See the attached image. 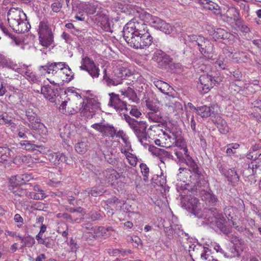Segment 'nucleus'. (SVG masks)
<instances>
[{"label": "nucleus", "instance_id": "f257e3e1", "mask_svg": "<svg viewBox=\"0 0 261 261\" xmlns=\"http://www.w3.org/2000/svg\"><path fill=\"white\" fill-rule=\"evenodd\" d=\"M123 36L132 47L144 49L149 46L153 37L149 33L147 27L142 21H130L123 28Z\"/></svg>", "mask_w": 261, "mask_h": 261}, {"label": "nucleus", "instance_id": "f03ea898", "mask_svg": "<svg viewBox=\"0 0 261 261\" xmlns=\"http://www.w3.org/2000/svg\"><path fill=\"white\" fill-rule=\"evenodd\" d=\"M38 70L41 75H50L58 82H69L73 77L71 69L64 62H48L44 66H39Z\"/></svg>", "mask_w": 261, "mask_h": 261}, {"label": "nucleus", "instance_id": "7ed1b4c3", "mask_svg": "<svg viewBox=\"0 0 261 261\" xmlns=\"http://www.w3.org/2000/svg\"><path fill=\"white\" fill-rule=\"evenodd\" d=\"M123 117L141 144L145 147L148 146L150 141L146 132L148 126L146 122L143 121H138L127 114H124Z\"/></svg>", "mask_w": 261, "mask_h": 261}, {"label": "nucleus", "instance_id": "20e7f679", "mask_svg": "<svg viewBox=\"0 0 261 261\" xmlns=\"http://www.w3.org/2000/svg\"><path fill=\"white\" fill-rule=\"evenodd\" d=\"M8 21L10 27L16 33H23L29 30L27 23L24 21L26 15L18 8H11L8 12Z\"/></svg>", "mask_w": 261, "mask_h": 261}, {"label": "nucleus", "instance_id": "39448f33", "mask_svg": "<svg viewBox=\"0 0 261 261\" xmlns=\"http://www.w3.org/2000/svg\"><path fill=\"white\" fill-rule=\"evenodd\" d=\"M74 102H76L75 108H73V110L80 111L86 117H92L96 111L100 108V104L96 99L90 98L85 102L80 95L77 94L74 95L73 103Z\"/></svg>", "mask_w": 261, "mask_h": 261}, {"label": "nucleus", "instance_id": "423d86ee", "mask_svg": "<svg viewBox=\"0 0 261 261\" xmlns=\"http://www.w3.org/2000/svg\"><path fill=\"white\" fill-rule=\"evenodd\" d=\"M38 33L40 44L45 47H48L54 42V35L48 22L42 20L40 22Z\"/></svg>", "mask_w": 261, "mask_h": 261}, {"label": "nucleus", "instance_id": "0eeeda50", "mask_svg": "<svg viewBox=\"0 0 261 261\" xmlns=\"http://www.w3.org/2000/svg\"><path fill=\"white\" fill-rule=\"evenodd\" d=\"M187 165L191 168V170H189L186 168H180L179 169V172L177 174L178 178L180 180H183L184 182L185 181L182 177V175L186 176L189 174V172L192 171L193 172L192 175H190V178L192 182H193L195 185H199V181L196 179L195 181L194 179L195 177H198V179L201 178V173L199 170L197 165L192 159V158L189 155L188 156L187 158L185 160Z\"/></svg>", "mask_w": 261, "mask_h": 261}, {"label": "nucleus", "instance_id": "6e6552de", "mask_svg": "<svg viewBox=\"0 0 261 261\" xmlns=\"http://www.w3.org/2000/svg\"><path fill=\"white\" fill-rule=\"evenodd\" d=\"M198 88L201 94L207 93L216 84L222 81L221 77H213L208 74H202L199 79Z\"/></svg>", "mask_w": 261, "mask_h": 261}, {"label": "nucleus", "instance_id": "1a4fd4ad", "mask_svg": "<svg viewBox=\"0 0 261 261\" xmlns=\"http://www.w3.org/2000/svg\"><path fill=\"white\" fill-rule=\"evenodd\" d=\"M188 38L191 42L198 45L199 51L205 57L210 58L213 45L208 40L203 36L195 35L189 36Z\"/></svg>", "mask_w": 261, "mask_h": 261}, {"label": "nucleus", "instance_id": "9d476101", "mask_svg": "<svg viewBox=\"0 0 261 261\" xmlns=\"http://www.w3.org/2000/svg\"><path fill=\"white\" fill-rule=\"evenodd\" d=\"M165 105L167 111L176 115L182 111V106L177 98L168 95L165 98Z\"/></svg>", "mask_w": 261, "mask_h": 261}, {"label": "nucleus", "instance_id": "9b49d317", "mask_svg": "<svg viewBox=\"0 0 261 261\" xmlns=\"http://www.w3.org/2000/svg\"><path fill=\"white\" fill-rule=\"evenodd\" d=\"M149 23L153 27L160 30L166 34H170L172 32V27L169 23L157 17L151 16Z\"/></svg>", "mask_w": 261, "mask_h": 261}, {"label": "nucleus", "instance_id": "f8f14e48", "mask_svg": "<svg viewBox=\"0 0 261 261\" xmlns=\"http://www.w3.org/2000/svg\"><path fill=\"white\" fill-rule=\"evenodd\" d=\"M197 114L202 118H216L219 113V107L217 105H213L211 107L203 106L197 107Z\"/></svg>", "mask_w": 261, "mask_h": 261}, {"label": "nucleus", "instance_id": "ddd939ff", "mask_svg": "<svg viewBox=\"0 0 261 261\" xmlns=\"http://www.w3.org/2000/svg\"><path fill=\"white\" fill-rule=\"evenodd\" d=\"M91 127L98 131L103 136L113 137L116 133L114 127L108 123L103 122L94 123L91 125Z\"/></svg>", "mask_w": 261, "mask_h": 261}, {"label": "nucleus", "instance_id": "4468645a", "mask_svg": "<svg viewBox=\"0 0 261 261\" xmlns=\"http://www.w3.org/2000/svg\"><path fill=\"white\" fill-rule=\"evenodd\" d=\"M220 17L224 21L228 22H237L240 18V11L234 7H230L226 12L223 14H222V15H220Z\"/></svg>", "mask_w": 261, "mask_h": 261}, {"label": "nucleus", "instance_id": "2eb2a0df", "mask_svg": "<svg viewBox=\"0 0 261 261\" xmlns=\"http://www.w3.org/2000/svg\"><path fill=\"white\" fill-rule=\"evenodd\" d=\"M99 227L97 226H92L91 224H85L83 228L86 230L84 232L85 238L87 240H96L99 238Z\"/></svg>", "mask_w": 261, "mask_h": 261}, {"label": "nucleus", "instance_id": "dca6fc26", "mask_svg": "<svg viewBox=\"0 0 261 261\" xmlns=\"http://www.w3.org/2000/svg\"><path fill=\"white\" fill-rule=\"evenodd\" d=\"M199 3L206 10H210L217 16L222 15L220 7L216 3L209 0H199Z\"/></svg>", "mask_w": 261, "mask_h": 261}, {"label": "nucleus", "instance_id": "f3484780", "mask_svg": "<svg viewBox=\"0 0 261 261\" xmlns=\"http://www.w3.org/2000/svg\"><path fill=\"white\" fill-rule=\"evenodd\" d=\"M110 101L109 105L114 107L117 110H127L126 102L121 100L119 95L115 94L114 93H109Z\"/></svg>", "mask_w": 261, "mask_h": 261}, {"label": "nucleus", "instance_id": "a211bd4d", "mask_svg": "<svg viewBox=\"0 0 261 261\" xmlns=\"http://www.w3.org/2000/svg\"><path fill=\"white\" fill-rule=\"evenodd\" d=\"M106 182L113 185L120 177L119 174L114 169H108L103 172Z\"/></svg>", "mask_w": 261, "mask_h": 261}, {"label": "nucleus", "instance_id": "6ab92c4d", "mask_svg": "<svg viewBox=\"0 0 261 261\" xmlns=\"http://www.w3.org/2000/svg\"><path fill=\"white\" fill-rule=\"evenodd\" d=\"M41 93L46 99L53 102L57 94V90L54 89L49 85H45L41 87Z\"/></svg>", "mask_w": 261, "mask_h": 261}, {"label": "nucleus", "instance_id": "aec40b11", "mask_svg": "<svg viewBox=\"0 0 261 261\" xmlns=\"http://www.w3.org/2000/svg\"><path fill=\"white\" fill-rule=\"evenodd\" d=\"M29 127L32 130L35 131V133L40 136H45L47 133V129L45 126L42 123L40 122V119L39 122H32L28 124Z\"/></svg>", "mask_w": 261, "mask_h": 261}, {"label": "nucleus", "instance_id": "412c9836", "mask_svg": "<svg viewBox=\"0 0 261 261\" xmlns=\"http://www.w3.org/2000/svg\"><path fill=\"white\" fill-rule=\"evenodd\" d=\"M177 221V218L175 217H172V222L170 224V228L169 229V232L168 230H166L168 236H172L173 231L178 235H180V233H183L182 230L181 229V226L176 223ZM166 229L168 230V228H167Z\"/></svg>", "mask_w": 261, "mask_h": 261}, {"label": "nucleus", "instance_id": "4be33fe9", "mask_svg": "<svg viewBox=\"0 0 261 261\" xmlns=\"http://www.w3.org/2000/svg\"><path fill=\"white\" fill-rule=\"evenodd\" d=\"M210 60L212 61H216L214 62L216 67H219L221 69H227L228 66L227 65V59L224 57V56H219L218 58L216 57H214L213 54L210 55V58H208Z\"/></svg>", "mask_w": 261, "mask_h": 261}, {"label": "nucleus", "instance_id": "5701e85b", "mask_svg": "<svg viewBox=\"0 0 261 261\" xmlns=\"http://www.w3.org/2000/svg\"><path fill=\"white\" fill-rule=\"evenodd\" d=\"M187 207L191 212L195 215L199 209L200 203L199 200L196 197H191L187 203Z\"/></svg>", "mask_w": 261, "mask_h": 261}, {"label": "nucleus", "instance_id": "b1692460", "mask_svg": "<svg viewBox=\"0 0 261 261\" xmlns=\"http://www.w3.org/2000/svg\"><path fill=\"white\" fill-rule=\"evenodd\" d=\"M48 159L54 165L59 164L60 162L67 161L65 155L60 152L49 154L48 155Z\"/></svg>", "mask_w": 261, "mask_h": 261}, {"label": "nucleus", "instance_id": "393cba45", "mask_svg": "<svg viewBox=\"0 0 261 261\" xmlns=\"http://www.w3.org/2000/svg\"><path fill=\"white\" fill-rule=\"evenodd\" d=\"M201 194L202 199L210 204H214L217 201L215 195L211 192L203 191Z\"/></svg>", "mask_w": 261, "mask_h": 261}, {"label": "nucleus", "instance_id": "a878e982", "mask_svg": "<svg viewBox=\"0 0 261 261\" xmlns=\"http://www.w3.org/2000/svg\"><path fill=\"white\" fill-rule=\"evenodd\" d=\"M153 84L163 93H167L170 88V86L167 83L158 79L153 81Z\"/></svg>", "mask_w": 261, "mask_h": 261}, {"label": "nucleus", "instance_id": "bb28decb", "mask_svg": "<svg viewBox=\"0 0 261 261\" xmlns=\"http://www.w3.org/2000/svg\"><path fill=\"white\" fill-rule=\"evenodd\" d=\"M200 247L204 248L206 249V254H208V249L207 247H202L201 245H198L196 246L194 244H192L191 245L189 246V251L190 253L191 254V255H195L197 256V257H200V258L201 259V254L202 252H203V250H200L199 248Z\"/></svg>", "mask_w": 261, "mask_h": 261}, {"label": "nucleus", "instance_id": "cd10ccee", "mask_svg": "<svg viewBox=\"0 0 261 261\" xmlns=\"http://www.w3.org/2000/svg\"><path fill=\"white\" fill-rule=\"evenodd\" d=\"M89 147V143L87 140L82 141L75 146V149L77 152L83 154L85 153Z\"/></svg>", "mask_w": 261, "mask_h": 261}, {"label": "nucleus", "instance_id": "c85d7f7f", "mask_svg": "<svg viewBox=\"0 0 261 261\" xmlns=\"http://www.w3.org/2000/svg\"><path fill=\"white\" fill-rule=\"evenodd\" d=\"M95 66H96V65L93 60L86 56L82 58L81 66L80 68L81 70H86Z\"/></svg>", "mask_w": 261, "mask_h": 261}, {"label": "nucleus", "instance_id": "c756f323", "mask_svg": "<svg viewBox=\"0 0 261 261\" xmlns=\"http://www.w3.org/2000/svg\"><path fill=\"white\" fill-rule=\"evenodd\" d=\"M24 77L29 81L34 83L40 82L39 77L37 76L36 74L33 72L29 68L25 70Z\"/></svg>", "mask_w": 261, "mask_h": 261}, {"label": "nucleus", "instance_id": "7c9ffc66", "mask_svg": "<svg viewBox=\"0 0 261 261\" xmlns=\"http://www.w3.org/2000/svg\"><path fill=\"white\" fill-rule=\"evenodd\" d=\"M124 81H122L121 79L119 78L118 76H115L114 74L112 76H110L107 78L106 81V84L108 86H116L124 83Z\"/></svg>", "mask_w": 261, "mask_h": 261}, {"label": "nucleus", "instance_id": "2f4dec72", "mask_svg": "<svg viewBox=\"0 0 261 261\" xmlns=\"http://www.w3.org/2000/svg\"><path fill=\"white\" fill-rule=\"evenodd\" d=\"M217 119H218L217 120V127L219 129V131L222 134H227L229 132V127L226 121L220 117L218 118V117H217Z\"/></svg>", "mask_w": 261, "mask_h": 261}, {"label": "nucleus", "instance_id": "473e14b6", "mask_svg": "<svg viewBox=\"0 0 261 261\" xmlns=\"http://www.w3.org/2000/svg\"><path fill=\"white\" fill-rule=\"evenodd\" d=\"M225 177L229 181L231 182L238 181L239 179V177L234 168L228 169V171H227Z\"/></svg>", "mask_w": 261, "mask_h": 261}, {"label": "nucleus", "instance_id": "72a5a7b5", "mask_svg": "<svg viewBox=\"0 0 261 261\" xmlns=\"http://www.w3.org/2000/svg\"><path fill=\"white\" fill-rule=\"evenodd\" d=\"M26 116L29 121V123L33 122H39V118L34 111L29 109L26 111Z\"/></svg>", "mask_w": 261, "mask_h": 261}, {"label": "nucleus", "instance_id": "f704fd0d", "mask_svg": "<svg viewBox=\"0 0 261 261\" xmlns=\"http://www.w3.org/2000/svg\"><path fill=\"white\" fill-rule=\"evenodd\" d=\"M114 73L115 76H118L119 78L121 79L122 81H124L123 78L127 74L126 69L118 65L116 67V68L114 69Z\"/></svg>", "mask_w": 261, "mask_h": 261}, {"label": "nucleus", "instance_id": "c9c22d12", "mask_svg": "<svg viewBox=\"0 0 261 261\" xmlns=\"http://www.w3.org/2000/svg\"><path fill=\"white\" fill-rule=\"evenodd\" d=\"M36 240L39 244L44 245L47 248H53L54 245V241L50 237H46L44 239L42 237L40 239H37Z\"/></svg>", "mask_w": 261, "mask_h": 261}, {"label": "nucleus", "instance_id": "e433bc0d", "mask_svg": "<svg viewBox=\"0 0 261 261\" xmlns=\"http://www.w3.org/2000/svg\"><path fill=\"white\" fill-rule=\"evenodd\" d=\"M12 191L16 197L28 196L27 190L21 187L13 188Z\"/></svg>", "mask_w": 261, "mask_h": 261}, {"label": "nucleus", "instance_id": "4c0bfd02", "mask_svg": "<svg viewBox=\"0 0 261 261\" xmlns=\"http://www.w3.org/2000/svg\"><path fill=\"white\" fill-rule=\"evenodd\" d=\"M99 237H103L105 238H108L112 234V232L114 231V229L112 227H108L105 228L102 226L99 227Z\"/></svg>", "mask_w": 261, "mask_h": 261}, {"label": "nucleus", "instance_id": "58836bf2", "mask_svg": "<svg viewBox=\"0 0 261 261\" xmlns=\"http://www.w3.org/2000/svg\"><path fill=\"white\" fill-rule=\"evenodd\" d=\"M10 155V151L7 147H0V162L7 161Z\"/></svg>", "mask_w": 261, "mask_h": 261}, {"label": "nucleus", "instance_id": "ea45409f", "mask_svg": "<svg viewBox=\"0 0 261 261\" xmlns=\"http://www.w3.org/2000/svg\"><path fill=\"white\" fill-rule=\"evenodd\" d=\"M161 59V61H159L158 63L162 68L165 67L171 62V58L169 56L166 55L165 53H164L163 55V58Z\"/></svg>", "mask_w": 261, "mask_h": 261}, {"label": "nucleus", "instance_id": "a19ab883", "mask_svg": "<svg viewBox=\"0 0 261 261\" xmlns=\"http://www.w3.org/2000/svg\"><path fill=\"white\" fill-rule=\"evenodd\" d=\"M199 249L202 251L203 250L201 254V261H218L217 259L213 258L210 254H206V249H204L201 247Z\"/></svg>", "mask_w": 261, "mask_h": 261}, {"label": "nucleus", "instance_id": "79ce46f5", "mask_svg": "<svg viewBox=\"0 0 261 261\" xmlns=\"http://www.w3.org/2000/svg\"><path fill=\"white\" fill-rule=\"evenodd\" d=\"M21 147L27 150H34L36 149L37 147L35 144L32 143L30 141L28 140L22 141L20 142Z\"/></svg>", "mask_w": 261, "mask_h": 261}, {"label": "nucleus", "instance_id": "37998d69", "mask_svg": "<svg viewBox=\"0 0 261 261\" xmlns=\"http://www.w3.org/2000/svg\"><path fill=\"white\" fill-rule=\"evenodd\" d=\"M27 197L35 200H42L44 199L46 196L44 193L30 192Z\"/></svg>", "mask_w": 261, "mask_h": 261}, {"label": "nucleus", "instance_id": "c03bdc74", "mask_svg": "<svg viewBox=\"0 0 261 261\" xmlns=\"http://www.w3.org/2000/svg\"><path fill=\"white\" fill-rule=\"evenodd\" d=\"M174 153L179 161H185L189 156L188 151L186 152L181 150L174 149Z\"/></svg>", "mask_w": 261, "mask_h": 261}, {"label": "nucleus", "instance_id": "a18cd8bd", "mask_svg": "<svg viewBox=\"0 0 261 261\" xmlns=\"http://www.w3.org/2000/svg\"><path fill=\"white\" fill-rule=\"evenodd\" d=\"M85 71H87L93 78H97L99 75L100 70L97 66L90 68Z\"/></svg>", "mask_w": 261, "mask_h": 261}, {"label": "nucleus", "instance_id": "49530a36", "mask_svg": "<svg viewBox=\"0 0 261 261\" xmlns=\"http://www.w3.org/2000/svg\"><path fill=\"white\" fill-rule=\"evenodd\" d=\"M140 167L141 169V172L144 176V180L145 181H147L149 171V168L147 166V165L145 164L144 163H141L140 165Z\"/></svg>", "mask_w": 261, "mask_h": 261}, {"label": "nucleus", "instance_id": "de8ad7c7", "mask_svg": "<svg viewBox=\"0 0 261 261\" xmlns=\"http://www.w3.org/2000/svg\"><path fill=\"white\" fill-rule=\"evenodd\" d=\"M86 192H87L89 195L91 194L92 196L94 197L101 195L103 193L102 190L98 189L96 187H93L91 189H88L86 190Z\"/></svg>", "mask_w": 261, "mask_h": 261}, {"label": "nucleus", "instance_id": "09e8293b", "mask_svg": "<svg viewBox=\"0 0 261 261\" xmlns=\"http://www.w3.org/2000/svg\"><path fill=\"white\" fill-rule=\"evenodd\" d=\"M126 158L130 165L134 167L137 165L138 159L135 155L129 153V154H126Z\"/></svg>", "mask_w": 261, "mask_h": 261}, {"label": "nucleus", "instance_id": "8fccbe9b", "mask_svg": "<svg viewBox=\"0 0 261 261\" xmlns=\"http://www.w3.org/2000/svg\"><path fill=\"white\" fill-rule=\"evenodd\" d=\"M216 32L218 34H219V37H221L222 39H230L231 37H233L232 35L227 32H225L223 29H217Z\"/></svg>", "mask_w": 261, "mask_h": 261}, {"label": "nucleus", "instance_id": "3c124183", "mask_svg": "<svg viewBox=\"0 0 261 261\" xmlns=\"http://www.w3.org/2000/svg\"><path fill=\"white\" fill-rule=\"evenodd\" d=\"M14 221L18 228H21L24 224L23 218L18 214L14 215Z\"/></svg>", "mask_w": 261, "mask_h": 261}, {"label": "nucleus", "instance_id": "603ef678", "mask_svg": "<svg viewBox=\"0 0 261 261\" xmlns=\"http://www.w3.org/2000/svg\"><path fill=\"white\" fill-rule=\"evenodd\" d=\"M199 62L198 60L193 61V64L194 67L197 70V72L204 71L206 70V67L203 64H199Z\"/></svg>", "mask_w": 261, "mask_h": 261}, {"label": "nucleus", "instance_id": "864d4df0", "mask_svg": "<svg viewBox=\"0 0 261 261\" xmlns=\"http://www.w3.org/2000/svg\"><path fill=\"white\" fill-rule=\"evenodd\" d=\"M174 143L177 147L175 149L181 150L186 152H188V150L185 142L182 141L179 142L178 141L176 140Z\"/></svg>", "mask_w": 261, "mask_h": 261}, {"label": "nucleus", "instance_id": "5fc2aeb1", "mask_svg": "<svg viewBox=\"0 0 261 261\" xmlns=\"http://www.w3.org/2000/svg\"><path fill=\"white\" fill-rule=\"evenodd\" d=\"M121 94L126 97L135 92V91L130 87H125L119 90Z\"/></svg>", "mask_w": 261, "mask_h": 261}, {"label": "nucleus", "instance_id": "6e6d98bb", "mask_svg": "<svg viewBox=\"0 0 261 261\" xmlns=\"http://www.w3.org/2000/svg\"><path fill=\"white\" fill-rule=\"evenodd\" d=\"M164 53H165L161 50H156L153 54L152 60L158 63L159 61H161V59L163 58V55Z\"/></svg>", "mask_w": 261, "mask_h": 261}, {"label": "nucleus", "instance_id": "4d7b16f0", "mask_svg": "<svg viewBox=\"0 0 261 261\" xmlns=\"http://www.w3.org/2000/svg\"><path fill=\"white\" fill-rule=\"evenodd\" d=\"M162 149H160L157 147H154V146L150 145L149 146L148 150L151 152V153L156 156L161 155V151Z\"/></svg>", "mask_w": 261, "mask_h": 261}, {"label": "nucleus", "instance_id": "13d9d810", "mask_svg": "<svg viewBox=\"0 0 261 261\" xmlns=\"http://www.w3.org/2000/svg\"><path fill=\"white\" fill-rule=\"evenodd\" d=\"M11 118L7 115H2L1 124L11 125L12 124Z\"/></svg>", "mask_w": 261, "mask_h": 261}, {"label": "nucleus", "instance_id": "bf43d9fd", "mask_svg": "<svg viewBox=\"0 0 261 261\" xmlns=\"http://www.w3.org/2000/svg\"><path fill=\"white\" fill-rule=\"evenodd\" d=\"M12 181L14 180V184L15 186L17 185H21L24 184V181H23L22 175H17L15 176V177H13L11 179ZM13 181H12V182Z\"/></svg>", "mask_w": 261, "mask_h": 261}, {"label": "nucleus", "instance_id": "052dcab7", "mask_svg": "<svg viewBox=\"0 0 261 261\" xmlns=\"http://www.w3.org/2000/svg\"><path fill=\"white\" fill-rule=\"evenodd\" d=\"M86 10L90 14H93L96 10V7L92 4L88 3L86 5Z\"/></svg>", "mask_w": 261, "mask_h": 261}, {"label": "nucleus", "instance_id": "680f3d73", "mask_svg": "<svg viewBox=\"0 0 261 261\" xmlns=\"http://www.w3.org/2000/svg\"><path fill=\"white\" fill-rule=\"evenodd\" d=\"M69 245L71 251L73 252H76L79 248L76 242L72 239L70 240Z\"/></svg>", "mask_w": 261, "mask_h": 261}, {"label": "nucleus", "instance_id": "e2e57ef3", "mask_svg": "<svg viewBox=\"0 0 261 261\" xmlns=\"http://www.w3.org/2000/svg\"><path fill=\"white\" fill-rule=\"evenodd\" d=\"M130 115L136 118L139 117L141 115V113L137 109L136 106H132V109L129 112Z\"/></svg>", "mask_w": 261, "mask_h": 261}, {"label": "nucleus", "instance_id": "0e129e2a", "mask_svg": "<svg viewBox=\"0 0 261 261\" xmlns=\"http://www.w3.org/2000/svg\"><path fill=\"white\" fill-rule=\"evenodd\" d=\"M123 140H124V142L125 143L126 146L125 147H123L122 146H121L120 148L121 152L124 154L125 156H126V154H129V152H128V150L129 148H130V145L129 142H127L126 140L124 138H123Z\"/></svg>", "mask_w": 261, "mask_h": 261}, {"label": "nucleus", "instance_id": "69168bd1", "mask_svg": "<svg viewBox=\"0 0 261 261\" xmlns=\"http://www.w3.org/2000/svg\"><path fill=\"white\" fill-rule=\"evenodd\" d=\"M28 130V129L24 126L20 127L18 131V136L21 138H27L25 133Z\"/></svg>", "mask_w": 261, "mask_h": 261}, {"label": "nucleus", "instance_id": "338daca9", "mask_svg": "<svg viewBox=\"0 0 261 261\" xmlns=\"http://www.w3.org/2000/svg\"><path fill=\"white\" fill-rule=\"evenodd\" d=\"M62 8L61 4L59 2H55L51 5V8L54 12H58L60 11Z\"/></svg>", "mask_w": 261, "mask_h": 261}, {"label": "nucleus", "instance_id": "774afa93", "mask_svg": "<svg viewBox=\"0 0 261 261\" xmlns=\"http://www.w3.org/2000/svg\"><path fill=\"white\" fill-rule=\"evenodd\" d=\"M238 27L239 29L242 32L247 33L250 31L249 28L243 23L239 22L238 25Z\"/></svg>", "mask_w": 261, "mask_h": 261}]
</instances>
